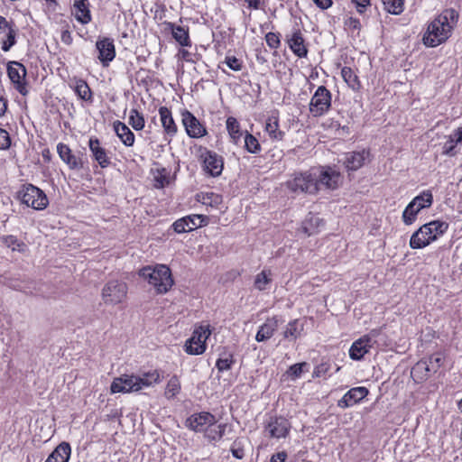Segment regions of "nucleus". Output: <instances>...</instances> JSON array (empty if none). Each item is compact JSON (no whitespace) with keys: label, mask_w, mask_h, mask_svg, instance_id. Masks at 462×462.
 <instances>
[{"label":"nucleus","mask_w":462,"mask_h":462,"mask_svg":"<svg viewBox=\"0 0 462 462\" xmlns=\"http://www.w3.org/2000/svg\"><path fill=\"white\" fill-rule=\"evenodd\" d=\"M342 182L341 174L330 167L311 168L292 175L287 188L294 193L317 194L322 189H337Z\"/></svg>","instance_id":"nucleus-1"},{"label":"nucleus","mask_w":462,"mask_h":462,"mask_svg":"<svg viewBox=\"0 0 462 462\" xmlns=\"http://www.w3.org/2000/svg\"><path fill=\"white\" fill-rule=\"evenodd\" d=\"M457 18L458 14L454 9L444 10L429 24L423 36V43L429 47H436L446 42Z\"/></svg>","instance_id":"nucleus-2"},{"label":"nucleus","mask_w":462,"mask_h":462,"mask_svg":"<svg viewBox=\"0 0 462 462\" xmlns=\"http://www.w3.org/2000/svg\"><path fill=\"white\" fill-rule=\"evenodd\" d=\"M158 381L159 374L156 372L144 374L143 377L134 374H123L114 379L110 390L112 393L138 392Z\"/></svg>","instance_id":"nucleus-3"},{"label":"nucleus","mask_w":462,"mask_h":462,"mask_svg":"<svg viewBox=\"0 0 462 462\" xmlns=\"http://www.w3.org/2000/svg\"><path fill=\"white\" fill-rule=\"evenodd\" d=\"M139 275L146 280L157 293H166L173 285L171 272L164 264L145 266L140 270Z\"/></svg>","instance_id":"nucleus-4"},{"label":"nucleus","mask_w":462,"mask_h":462,"mask_svg":"<svg viewBox=\"0 0 462 462\" xmlns=\"http://www.w3.org/2000/svg\"><path fill=\"white\" fill-rule=\"evenodd\" d=\"M447 229L448 224L442 221L427 223L412 234L410 246L413 249L423 248L444 234Z\"/></svg>","instance_id":"nucleus-5"},{"label":"nucleus","mask_w":462,"mask_h":462,"mask_svg":"<svg viewBox=\"0 0 462 462\" xmlns=\"http://www.w3.org/2000/svg\"><path fill=\"white\" fill-rule=\"evenodd\" d=\"M17 198L27 207H31L36 210L44 209L49 200L45 193L32 184H24L18 191Z\"/></svg>","instance_id":"nucleus-6"},{"label":"nucleus","mask_w":462,"mask_h":462,"mask_svg":"<svg viewBox=\"0 0 462 462\" xmlns=\"http://www.w3.org/2000/svg\"><path fill=\"white\" fill-rule=\"evenodd\" d=\"M127 284L119 280L107 282L101 291V299L105 305L115 306L125 301L127 296Z\"/></svg>","instance_id":"nucleus-7"},{"label":"nucleus","mask_w":462,"mask_h":462,"mask_svg":"<svg viewBox=\"0 0 462 462\" xmlns=\"http://www.w3.org/2000/svg\"><path fill=\"white\" fill-rule=\"evenodd\" d=\"M432 194L430 191L423 192L421 195L415 197L406 207L402 213V219L406 225H411L417 214L426 208H430L432 204Z\"/></svg>","instance_id":"nucleus-8"},{"label":"nucleus","mask_w":462,"mask_h":462,"mask_svg":"<svg viewBox=\"0 0 462 462\" xmlns=\"http://www.w3.org/2000/svg\"><path fill=\"white\" fill-rule=\"evenodd\" d=\"M211 331L208 326H199L185 343V351L189 355H201L206 350V340Z\"/></svg>","instance_id":"nucleus-9"},{"label":"nucleus","mask_w":462,"mask_h":462,"mask_svg":"<svg viewBox=\"0 0 462 462\" xmlns=\"http://www.w3.org/2000/svg\"><path fill=\"white\" fill-rule=\"evenodd\" d=\"M330 106V92L324 86L319 87L310 103V113L314 116H320L329 109Z\"/></svg>","instance_id":"nucleus-10"},{"label":"nucleus","mask_w":462,"mask_h":462,"mask_svg":"<svg viewBox=\"0 0 462 462\" xmlns=\"http://www.w3.org/2000/svg\"><path fill=\"white\" fill-rule=\"evenodd\" d=\"M378 330H372L368 335H365L359 339L356 340L350 349L349 356L353 360H360L364 356L368 353L369 349L373 346V337L378 336Z\"/></svg>","instance_id":"nucleus-11"},{"label":"nucleus","mask_w":462,"mask_h":462,"mask_svg":"<svg viewBox=\"0 0 462 462\" xmlns=\"http://www.w3.org/2000/svg\"><path fill=\"white\" fill-rule=\"evenodd\" d=\"M291 423L283 417H271L264 426V432L273 439L285 438L290 431Z\"/></svg>","instance_id":"nucleus-12"},{"label":"nucleus","mask_w":462,"mask_h":462,"mask_svg":"<svg viewBox=\"0 0 462 462\" xmlns=\"http://www.w3.org/2000/svg\"><path fill=\"white\" fill-rule=\"evenodd\" d=\"M7 73L10 80L15 85V88L20 94L25 96L27 94L24 82L26 76L25 67L18 61H11L7 66Z\"/></svg>","instance_id":"nucleus-13"},{"label":"nucleus","mask_w":462,"mask_h":462,"mask_svg":"<svg viewBox=\"0 0 462 462\" xmlns=\"http://www.w3.org/2000/svg\"><path fill=\"white\" fill-rule=\"evenodd\" d=\"M204 170L212 177H217L222 173L224 162L221 156L216 152L205 149L201 153Z\"/></svg>","instance_id":"nucleus-14"},{"label":"nucleus","mask_w":462,"mask_h":462,"mask_svg":"<svg viewBox=\"0 0 462 462\" xmlns=\"http://www.w3.org/2000/svg\"><path fill=\"white\" fill-rule=\"evenodd\" d=\"M207 223V217L203 215H190L176 220L172 224L174 231L178 234L190 232Z\"/></svg>","instance_id":"nucleus-15"},{"label":"nucleus","mask_w":462,"mask_h":462,"mask_svg":"<svg viewBox=\"0 0 462 462\" xmlns=\"http://www.w3.org/2000/svg\"><path fill=\"white\" fill-rule=\"evenodd\" d=\"M182 124L187 134L191 138H199L207 134V130L203 125L194 116L192 113L184 110L181 113Z\"/></svg>","instance_id":"nucleus-16"},{"label":"nucleus","mask_w":462,"mask_h":462,"mask_svg":"<svg viewBox=\"0 0 462 462\" xmlns=\"http://www.w3.org/2000/svg\"><path fill=\"white\" fill-rule=\"evenodd\" d=\"M57 152L60 160L70 169V170H81L83 168L82 159L73 153L72 150L65 143H59L57 144Z\"/></svg>","instance_id":"nucleus-17"},{"label":"nucleus","mask_w":462,"mask_h":462,"mask_svg":"<svg viewBox=\"0 0 462 462\" xmlns=\"http://www.w3.org/2000/svg\"><path fill=\"white\" fill-rule=\"evenodd\" d=\"M216 422V418L209 412H199L191 415L186 420V426L196 432H204L208 425Z\"/></svg>","instance_id":"nucleus-18"},{"label":"nucleus","mask_w":462,"mask_h":462,"mask_svg":"<svg viewBox=\"0 0 462 462\" xmlns=\"http://www.w3.org/2000/svg\"><path fill=\"white\" fill-rule=\"evenodd\" d=\"M97 50L98 51V60L103 66H108L116 57V49L113 40L110 38H101L96 42Z\"/></svg>","instance_id":"nucleus-19"},{"label":"nucleus","mask_w":462,"mask_h":462,"mask_svg":"<svg viewBox=\"0 0 462 462\" xmlns=\"http://www.w3.org/2000/svg\"><path fill=\"white\" fill-rule=\"evenodd\" d=\"M368 393L369 391L365 387H354L346 393L345 395L337 402V406L342 409L351 407L365 398Z\"/></svg>","instance_id":"nucleus-20"},{"label":"nucleus","mask_w":462,"mask_h":462,"mask_svg":"<svg viewBox=\"0 0 462 462\" xmlns=\"http://www.w3.org/2000/svg\"><path fill=\"white\" fill-rule=\"evenodd\" d=\"M167 29H169L172 34L173 39L182 47L191 46V41L189 38V32L188 27L177 25L173 23H166Z\"/></svg>","instance_id":"nucleus-21"},{"label":"nucleus","mask_w":462,"mask_h":462,"mask_svg":"<svg viewBox=\"0 0 462 462\" xmlns=\"http://www.w3.org/2000/svg\"><path fill=\"white\" fill-rule=\"evenodd\" d=\"M73 14L77 21L82 24H87L91 21L88 0H74Z\"/></svg>","instance_id":"nucleus-22"},{"label":"nucleus","mask_w":462,"mask_h":462,"mask_svg":"<svg viewBox=\"0 0 462 462\" xmlns=\"http://www.w3.org/2000/svg\"><path fill=\"white\" fill-rule=\"evenodd\" d=\"M278 328V319L276 317L267 319L266 321L259 328L255 340L257 342H263L273 337Z\"/></svg>","instance_id":"nucleus-23"},{"label":"nucleus","mask_w":462,"mask_h":462,"mask_svg":"<svg viewBox=\"0 0 462 462\" xmlns=\"http://www.w3.org/2000/svg\"><path fill=\"white\" fill-rule=\"evenodd\" d=\"M367 154L365 151L348 152L344 156L343 163L348 171H356L362 167Z\"/></svg>","instance_id":"nucleus-24"},{"label":"nucleus","mask_w":462,"mask_h":462,"mask_svg":"<svg viewBox=\"0 0 462 462\" xmlns=\"http://www.w3.org/2000/svg\"><path fill=\"white\" fill-rule=\"evenodd\" d=\"M89 149L98 164L102 168L109 165L110 161L106 155V150L100 146L99 140L97 138H90L88 142Z\"/></svg>","instance_id":"nucleus-25"},{"label":"nucleus","mask_w":462,"mask_h":462,"mask_svg":"<svg viewBox=\"0 0 462 462\" xmlns=\"http://www.w3.org/2000/svg\"><path fill=\"white\" fill-rule=\"evenodd\" d=\"M159 114L165 133L170 136L175 135L177 134L178 127L172 118L171 110L166 106H161L159 108Z\"/></svg>","instance_id":"nucleus-26"},{"label":"nucleus","mask_w":462,"mask_h":462,"mask_svg":"<svg viewBox=\"0 0 462 462\" xmlns=\"http://www.w3.org/2000/svg\"><path fill=\"white\" fill-rule=\"evenodd\" d=\"M289 46L292 52L300 57H306L308 50L304 45V39L300 30H296L288 40Z\"/></svg>","instance_id":"nucleus-27"},{"label":"nucleus","mask_w":462,"mask_h":462,"mask_svg":"<svg viewBox=\"0 0 462 462\" xmlns=\"http://www.w3.org/2000/svg\"><path fill=\"white\" fill-rule=\"evenodd\" d=\"M70 453V445L68 442H61L55 448L45 462H68Z\"/></svg>","instance_id":"nucleus-28"},{"label":"nucleus","mask_w":462,"mask_h":462,"mask_svg":"<svg viewBox=\"0 0 462 462\" xmlns=\"http://www.w3.org/2000/svg\"><path fill=\"white\" fill-rule=\"evenodd\" d=\"M411 374L415 381L423 382L427 380L431 374H434V372L430 367L428 361L426 359H422L414 365L411 368Z\"/></svg>","instance_id":"nucleus-29"},{"label":"nucleus","mask_w":462,"mask_h":462,"mask_svg":"<svg viewBox=\"0 0 462 462\" xmlns=\"http://www.w3.org/2000/svg\"><path fill=\"white\" fill-rule=\"evenodd\" d=\"M114 129L118 138L125 146L134 145V134L125 124L116 121L114 123Z\"/></svg>","instance_id":"nucleus-30"},{"label":"nucleus","mask_w":462,"mask_h":462,"mask_svg":"<svg viewBox=\"0 0 462 462\" xmlns=\"http://www.w3.org/2000/svg\"><path fill=\"white\" fill-rule=\"evenodd\" d=\"M323 226V219L312 213H310L302 222L301 229L306 235L311 236L317 233L319 228Z\"/></svg>","instance_id":"nucleus-31"},{"label":"nucleus","mask_w":462,"mask_h":462,"mask_svg":"<svg viewBox=\"0 0 462 462\" xmlns=\"http://www.w3.org/2000/svg\"><path fill=\"white\" fill-rule=\"evenodd\" d=\"M462 143V126L458 127L448 139L445 142L442 147V154L453 156L456 154V145Z\"/></svg>","instance_id":"nucleus-32"},{"label":"nucleus","mask_w":462,"mask_h":462,"mask_svg":"<svg viewBox=\"0 0 462 462\" xmlns=\"http://www.w3.org/2000/svg\"><path fill=\"white\" fill-rule=\"evenodd\" d=\"M303 329L304 323L299 319H293L287 324L283 331V337L285 338L296 340L301 336Z\"/></svg>","instance_id":"nucleus-33"},{"label":"nucleus","mask_w":462,"mask_h":462,"mask_svg":"<svg viewBox=\"0 0 462 462\" xmlns=\"http://www.w3.org/2000/svg\"><path fill=\"white\" fill-rule=\"evenodd\" d=\"M226 428V424H217V421L213 422L212 425H208V428L205 430L204 437L209 442L219 441L224 436Z\"/></svg>","instance_id":"nucleus-34"},{"label":"nucleus","mask_w":462,"mask_h":462,"mask_svg":"<svg viewBox=\"0 0 462 462\" xmlns=\"http://www.w3.org/2000/svg\"><path fill=\"white\" fill-rule=\"evenodd\" d=\"M265 131L272 140L282 141L283 139L284 132L279 129V119L277 116H271L267 119Z\"/></svg>","instance_id":"nucleus-35"},{"label":"nucleus","mask_w":462,"mask_h":462,"mask_svg":"<svg viewBox=\"0 0 462 462\" xmlns=\"http://www.w3.org/2000/svg\"><path fill=\"white\" fill-rule=\"evenodd\" d=\"M74 91L82 100L89 101L92 99V92L88 83L83 79H74Z\"/></svg>","instance_id":"nucleus-36"},{"label":"nucleus","mask_w":462,"mask_h":462,"mask_svg":"<svg viewBox=\"0 0 462 462\" xmlns=\"http://www.w3.org/2000/svg\"><path fill=\"white\" fill-rule=\"evenodd\" d=\"M2 34H4V32ZM5 34L6 39L2 42V50L4 51H8L16 42L15 38L17 35V29L7 22V27L5 29Z\"/></svg>","instance_id":"nucleus-37"},{"label":"nucleus","mask_w":462,"mask_h":462,"mask_svg":"<svg viewBox=\"0 0 462 462\" xmlns=\"http://www.w3.org/2000/svg\"><path fill=\"white\" fill-rule=\"evenodd\" d=\"M226 125L231 139L236 144L242 136L240 124L235 117L229 116L226 119Z\"/></svg>","instance_id":"nucleus-38"},{"label":"nucleus","mask_w":462,"mask_h":462,"mask_svg":"<svg viewBox=\"0 0 462 462\" xmlns=\"http://www.w3.org/2000/svg\"><path fill=\"white\" fill-rule=\"evenodd\" d=\"M341 76L345 82L354 90L358 89L360 87V82L358 80V77L353 71V69L349 67H344L341 69Z\"/></svg>","instance_id":"nucleus-39"},{"label":"nucleus","mask_w":462,"mask_h":462,"mask_svg":"<svg viewBox=\"0 0 462 462\" xmlns=\"http://www.w3.org/2000/svg\"><path fill=\"white\" fill-rule=\"evenodd\" d=\"M272 273L270 270H263L259 273L254 279V286L259 291H263L266 286L271 282Z\"/></svg>","instance_id":"nucleus-40"},{"label":"nucleus","mask_w":462,"mask_h":462,"mask_svg":"<svg viewBox=\"0 0 462 462\" xmlns=\"http://www.w3.org/2000/svg\"><path fill=\"white\" fill-rule=\"evenodd\" d=\"M245 148L250 153H259L262 150L259 141L251 134L246 133L245 136Z\"/></svg>","instance_id":"nucleus-41"},{"label":"nucleus","mask_w":462,"mask_h":462,"mask_svg":"<svg viewBox=\"0 0 462 462\" xmlns=\"http://www.w3.org/2000/svg\"><path fill=\"white\" fill-rule=\"evenodd\" d=\"M384 9L393 14H400L403 11L404 0H382Z\"/></svg>","instance_id":"nucleus-42"},{"label":"nucleus","mask_w":462,"mask_h":462,"mask_svg":"<svg viewBox=\"0 0 462 462\" xmlns=\"http://www.w3.org/2000/svg\"><path fill=\"white\" fill-rule=\"evenodd\" d=\"M3 243L12 251L24 252L26 245L24 243L20 242L14 236H6L3 237Z\"/></svg>","instance_id":"nucleus-43"},{"label":"nucleus","mask_w":462,"mask_h":462,"mask_svg":"<svg viewBox=\"0 0 462 462\" xmlns=\"http://www.w3.org/2000/svg\"><path fill=\"white\" fill-rule=\"evenodd\" d=\"M180 390V380L176 375H174L169 380V382L167 383V386L165 389V396L169 399L173 398L174 396H176L179 393Z\"/></svg>","instance_id":"nucleus-44"},{"label":"nucleus","mask_w":462,"mask_h":462,"mask_svg":"<svg viewBox=\"0 0 462 462\" xmlns=\"http://www.w3.org/2000/svg\"><path fill=\"white\" fill-rule=\"evenodd\" d=\"M129 124L134 130H142L144 127V118L136 109H132L129 116Z\"/></svg>","instance_id":"nucleus-45"},{"label":"nucleus","mask_w":462,"mask_h":462,"mask_svg":"<svg viewBox=\"0 0 462 462\" xmlns=\"http://www.w3.org/2000/svg\"><path fill=\"white\" fill-rule=\"evenodd\" d=\"M245 442L244 439H236L231 447L232 455L238 459H242L245 457Z\"/></svg>","instance_id":"nucleus-46"},{"label":"nucleus","mask_w":462,"mask_h":462,"mask_svg":"<svg viewBox=\"0 0 462 462\" xmlns=\"http://www.w3.org/2000/svg\"><path fill=\"white\" fill-rule=\"evenodd\" d=\"M225 63L230 69L235 71H240L243 68L242 61L236 58L235 56H226Z\"/></svg>","instance_id":"nucleus-47"},{"label":"nucleus","mask_w":462,"mask_h":462,"mask_svg":"<svg viewBox=\"0 0 462 462\" xmlns=\"http://www.w3.org/2000/svg\"><path fill=\"white\" fill-rule=\"evenodd\" d=\"M308 366L306 362L298 363L290 366L287 371V374L293 378H298L301 375L303 372V367Z\"/></svg>","instance_id":"nucleus-48"},{"label":"nucleus","mask_w":462,"mask_h":462,"mask_svg":"<svg viewBox=\"0 0 462 462\" xmlns=\"http://www.w3.org/2000/svg\"><path fill=\"white\" fill-rule=\"evenodd\" d=\"M265 41H266V43L267 45L271 48V49H278L280 47V44H281V41H280V37H279V34L278 33H275V32H268L266 35H265Z\"/></svg>","instance_id":"nucleus-49"},{"label":"nucleus","mask_w":462,"mask_h":462,"mask_svg":"<svg viewBox=\"0 0 462 462\" xmlns=\"http://www.w3.org/2000/svg\"><path fill=\"white\" fill-rule=\"evenodd\" d=\"M426 360L434 373H436L443 364V357L439 354L433 355Z\"/></svg>","instance_id":"nucleus-50"},{"label":"nucleus","mask_w":462,"mask_h":462,"mask_svg":"<svg viewBox=\"0 0 462 462\" xmlns=\"http://www.w3.org/2000/svg\"><path fill=\"white\" fill-rule=\"evenodd\" d=\"M233 363L232 357L230 358H219L216 363V366L219 372L227 371L231 368Z\"/></svg>","instance_id":"nucleus-51"},{"label":"nucleus","mask_w":462,"mask_h":462,"mask_svg":"<svg viewBox=\"0 0 462 462\" xmlns=\"http://www.w3.org/2000/svg\"><path fill=\"white\" fill-rule=\"evenodd\" d=\"M11 145V140H10V136H9V134L0 128V149L2 150H5V149H8Z\"/></svg>","instance_id":"nucleus-52"},{"label":"nucleus","mask_w":462,"mask_h":462,"mask_svg":"<svg viewBox=\"0 0 462 462\" xmlns=\"http://www.w3.org/2000/svg\"><path fill=\"white\" fill-rule=\"evenodd\" d=\"M330 369V365L328 363H321L318 366H316L313 372V377H321L326 375Z\"/></svg>","instance_id":"nucleus-53"},{"label":"nucleus","mask_w":462,"mask_h":462,"mask_svg":"<svg viewBox=\"0 0 462 462\" xmlns=\"http://www.w3.org/2000/svg\"><path fill=\"white\" fill-rule=\"evenodd\" d=\"M352 3L356 5V11L359 14H363L365 10V7L370 5V0H352Z\"/></svg>","instance_id":"nucleus-54"},{"label":"nucleus","mask_w":462,"mask_h":462,"mask_svg":"<svg viewBox=\"0 0 462 462\" xmlns=\"http://www.w3.org/2000/svg\"><path fill=\"white\" fill-rule=\"evenodd\" d=\"M219 197L214 193L207 194L202 199V203L205 205H212L213 203H218Z\"/></svg>","instance_id":"nucleus-55"},{"label":"nucleus","mask_w":462,"mask_h":462,"mask_svg":"<svg viewBox=\"0 0 462 462\" xmlns=\"http://www.w3.org/2000/svg\"><path fill=\"white\" fill-rule=\"evenodd\" d=\"M178 57L180 60H185V61H192V59H191V53L185 50V49H180L178 52Z\"/></svg>","instance_id":"nucleus-56"},{"label":"nucleus","mask_w":462,"mask_h":462,"mask_svg":"<svg viewBox=\"0 0 462 462\" xmlns=\"http://www.w3.org/2000/svg\"><path fill=\"white\" fill-rule=\"evenodd\" d=\"M287 457V454L285 452H278L272 456L271 462H284Z\"/></svg>","instance_id":"nucleus-57"},{"label":"nucleus","mask_w":462,"mask_h":462,"mask_svg":"<svg viewBox=\"0 0 462 462\" xmlns=\"http://www.w3.org/2000/svg\"><path fill=\"white\" fill-rule=\"evenodd\" d=\"M313 2L321 9H328L332 5V0H313Z\"/></svg>","instance_id":"nucleus-58"},{"label":"nucleus","mask_w":462,"mask_h":462,"mask_svg":"<svg viewBox=\"0 0 462 462\" xmlns=\"http://www.w3.org/2000/svg\"><path fill=\"white\" fill-rule=\"evenodd\" d=\"M249 8L257 10L261 7V1L260 0H244Z\"/></svg>","instance_id":"nucleus-59"},{"label":"nucleus","mask_w":462,"mask_h":462,"mask_svg":"<svg viewBox=\"0 0 462 462\" xmlns=\"http://www.w3.org/2000/svg\"><path fill=\"white\" fill-rule=\"evenodd\" d=\"M7 108L6 101L0 97V117L5 115Z\"/></svg>","instance_id":"nucleus-60"},{"label":"nucleus","mask_w":462,"mask_h":462,"mask_svg":"<svg viewBox=\"0 0 462 462\" xmlns=\"http://www.w3.org/2000/svg\"><path fill=\"white\" fill-rule=\"evenodd\" d=\"M7 27V21L5 17L0 16V34L5 32V29Z\"/></svg>","instance_id":"nucleus-61"},{"label":"nucleus","mask_w":462,"mask_h":462,"mask_svg":"<svg viewBox=\"0 0 462 462\" xmlns=\"http://www.w3.org/2000/svg\"><path fill=\"white\" fill-rule=\"evenodd\" d=\"M62 42L67 43V44H69L71 42V37H70V33L66 31L62 33Z\"/></svg>","instance_id":"nucleus-62"},{"label":"nucleus","mask_w":462,"mask_h":462,"mask_svg":"<svg viewBox=\"0 0 462 462\" xmlns=\"http://www.w3.org/2000/svg\"><path fill=\"white\" fill-rule=\"evenodd\" d=\"M349 26H351L354 29H358L360 26V23L357 19L350 18Z\"/></svg>","instance_id":"nucleus-63"},{"label":"nucleus","mask_w":462,"mask_h":462,"mask_svg":"<svg viewBox=\"0 0 462 462\" xmlns=\"http://www.w3.org/2000/svg\"><path fill=\"white\" fill-rule=\"evenodd\" d=\"M457 407H458V410L460 411V412L462 413V399L458 402Z\"/></svg>","instance_id":"nucleus-64"}]
</instances>
